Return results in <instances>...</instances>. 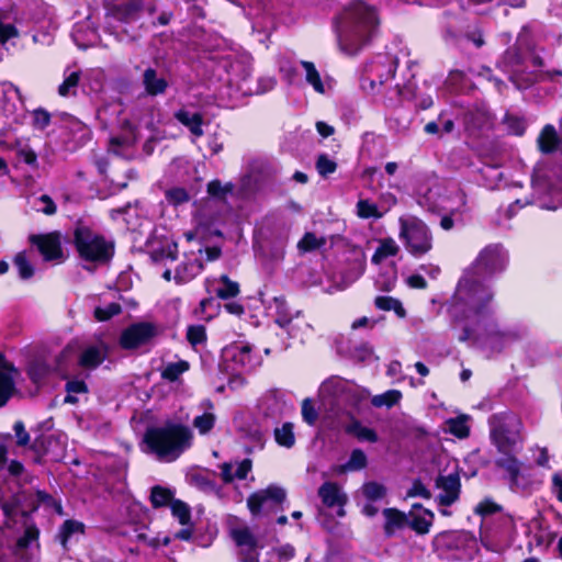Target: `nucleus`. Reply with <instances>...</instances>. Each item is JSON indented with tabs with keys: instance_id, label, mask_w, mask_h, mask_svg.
<instances>
[{
	"instance_id": "f257e3e1",
	"label": "nucleus",
	"mask_w": 562,
	"mask_h": 562,
	"mask_svg": "<svg viewBox=\"0 0 562 562\" xmlns=\"http://www.w3.org/2000/svg\"><path fill=\"white\" fill-rule=\"evenodd\" d=\"M508 258L498 244L484 247L472 263L473 277L464 276L447 303L450 326L459 329L460 342L481 340L479 329H486V321L493 316V291L479 279L492 278L506 269Z\"/></svg>"
},
{
	"instance_id": "f03ea898",
	"label": "nucleus",
	"mask_w": 562,
	"mask_h": 562,
	"mask_svg": "<svg viewBox=\"0 0 562 562\" xmlns=\"http://www.w3.org/2000/svg\"><path fill=\"white\" fill-rule=\"evenodd\" d=\"M331 24L339 49L355 56L370 43L380 21L373 5L352 0L333 18Z\"/></svg>"
},
{
	"instance_id": "7ed1b4c3",
	"label": "nucleus",
	"mask_w": 562,
	"mask_h": 562,
	"mask_svg": "<svg viewBox=\"0 0 562 562\" xmlns=\"http://www.w3.org/2000/svg\"><path fill=\"white\" fill-rule=\"evenodd\" d=\"M192 440L189 426L170 419L159 426H148L143 436L146 451L167 461L177 460L192 446Z\"/></svg>"
},
{
	"instance_id": "20e7f679",
	"label": "nucleus",
	"mask_w": 562,
	"mask_h": 562,
	"mask_svg": "<svg viewBox=\"0 0 562 562\" xmlns=\"http://www.w3.org/2000/svg\"><path fill=\"white\" fill-rule=\"evenodd\" d=\"M72 245L80 259L87 262L108 263L115 254V244L94 232L83 221L76 222Z\"/></svg>"
},
{
	"instance_id": "39448f33",
	"label": "nucleus",
	"mask_w": 562,
	"mask_h": 562,
	"mask_svg": "<svg viewBox=\"0 0 562 562\" xmlns=\"http://www.w3.org/2000/svg\"><path fill=\"white\" fill-rule=\"evenodd\" d=\"M492 443L503 457L495 460L498 469L508 474L509 488L516 491L519 486L522 462L515 456L517 451L518 435L514 434L505 424L493 427L490 431Z\"/></svg>"
},
{
	"instance_id": "423d86ee",
	"label": "nucleus",
	"mask_w": 562,
	"mask_h": 562,
	"mask_svg": "<svg viewBox=\"0 0 562 562\" xmlns=\"http://www.w3.org/2000/svg\"><path fill=\"white\" fill-rule=\"evenodd\" d=\"M400 225V238L413 257L420 258L432 249L431 231L422 220L406 221L401 218Z\"/></svg>"
},
{
	"instance_id": "0eeeda50",
	"label": "nucleus",
	"mask_w": 562,
	"mask_h": 562,
	"mask_svg": "<svg viewBox=\"0 0 562 562\" xmlns=\"http://www.w3.org/2000/svg\"><path fill=\"white\" fill-rule=\"evenodd\" d=\"M159 335V328L151 322H137L124 328L119 338V345L124 350H136L148 345Z\"/></svg>"
},
{
	"instance_id": "6e6552de",
	"label": "nucleus",
	"mask_w": 562,
	"mask_h": 562,
	"mask_svg": "<svg viewBox=\"0 0 562 562\" xmlns=\"http://www.w3.org/2000/svg\"><path fill=\"white\" fill-rule=\"evenodd\" d=\"M29 243L35 246L44 261H57L65 258L61 246V234L53 231L45 234H31Z\"/></svg>"
},
{
	"instance_id": "1a4fd4ad",
	"label": "nucleus",
	"mask_w": 562,
	"mask_h": 562,
	"mask_svg": "<svg viewBox=\"0 0 562 562\" xmlns=\"http://www.w3.org/2000/svg\"><path fill=\"white\" fill-rule=\"evenodd\" d=\"M464 131L469 136L479 137L493 125V115L484 105H473L462 114Z\"/></svg>"
},
{
	"instance_id": "9d476101",
	"label": "nucleus",
	"mask_w": 562,
	"mask_h": 562,
	"mask_svg": "<svg viewBox=\"0 0 562 562\" xmlns=\"http://www.w3.org/2000/svg\"><path fill=\"white\" fill-rule=\"evenodd\" d=\"M144 9V0H121L105 5L106 16L124 24H131L139 20Z\"/></svg>"
},
{
	"instance_id": "9b49d317",
	"label": "nucleus",
	"mask_w": 562,
	"mask_h": 562,
	"mask_svg": "<svg viewBox=\"0 0 562 562\" xmlns=\"http://www.w3.org/2000/svg\"><path fill=\"white\" fill-rule=\"evenodd\" d=\"M286 499V492L277 484H269L266 488L251 493L247 498V507L254 517L261 514L263 505L271 501L277 505H282Z\"/></svg>"
},
{
	"instance_id": "f8f14e48",
	"label": "nucleus",
	"mask_w": 562,
	"mask_h": 562,
	"mask_svg": "<svg viewBox=\"0 0 562 562\" xmlns=\"http://www.w3.org/2000/svg\"><path fill=\"white\" fill-rule=\"evenodd\" d=\"M231 536L235 544L241 548V562H260L258 540L248 527L235 528Z\"/></svg>"
},
{
	"instance_id": "ddd939ff",
	"label": "nucleus",
	"mask_w": 562,
	"mask_h": 562,
	"mask_svg": "<svg viewBox=\"0 0 562 562\" xmlns=\"http://www.w3.org/2000/svg\"><path fill=\"white\" fill-rule=\"evenodd\" d=\"M435 483L436 487L443 491L442 494L438 495V504L440 506L449 507L459 499L461 493V480L458 472L450 473L448 475L439 474Z\"/></svg>"
},
{
	"instance_id": "4468645a",
	"label": "nucleus",
	"mask_w": 562,
	"mask_h": 562,
	"mask_svg": "<svg viewBox=\"0 0 562 562\" xmlns=\"http://www.w3.org/2000/svg\"><path fill=\"white\" fill-rule=\"evenodd\" d=\"M322 503L327 508L344 507L348 503V496L336 482H324L317 491Z\"/></svg>"
},
{
	"instance_id": "2eb2a0df",
	"label": "nucleus",
	"mask_w": 562,
	"mask_h": 562,
	"mask_svg": "<svg viewBox=\"0 0 562 562\" xmlns=\"http://www.w3.org/2000/svg\"><path fill=\"white\" fill-rule=\"evenodd\" d=\"M142 83L146 94L149 97L165 94L169 87L167 78L158 74V70L153 67H148L144 70Z\"/></svg>"
},
{
	"instance_id": "dca6fc26",
	"label": "nucleus",
	"mask_w": 562,
	"mask_h": 562,
	"mask_svg": "<svg viewBox=\"0 0 562 562\" xmlns=\"http://www.w3.org/2000/svg\"><path fill=\"white\" fill-rule=\"evenodd\" d=\"M382 514L385 518L383 531L386 538L393 537L396 530L407 527L408 514L395 507L384 508Z\"/></svg>"
},
{
	"instance_id": "f3484780",
	"label": "nucleus",
	"mask_w": 562,
	"mask_h": 562,
	"mask_svg": "<svg viewBox=\"0 0 562 562\" xmlns=\"http://www.w3.org/2000/svg\"><path fill=\"white\" fill-rule=\"evenodd\" d=\"M561 143L562 138L552 124L544 125L537 137L538 149L543 155L555 153Z\"/></svg>"
},
{
	"instance_id": "a211bd4d",
	"label": "nucleus",
	"mask_w": 562,
	"mask_h": 562,
	"mask_svg": "<svg viewBox=\"0 0 562 562\" xmlns=\"http://www.w3.org/2000/svg\"><path fill=\"white\" fill-rule=\"evenodd\" d=\"M178 243L175 240L160 241L157 246H153L149 251V258L154 263L173 262L178 259Z\"/></svg>"
},
{
	"instance_id": "6ab92c4d",
	"label": "nucleus",
	"mask_w": 562,
	"mask_h": 562,
	"mask_svg": "<svg viewBox=\"0 0 562 562\" xmlns=\"http://www.w3.org/2000/svg\"><path fill=\"white\" fill-rule=\"evenodd\" d=\"M525 59L522 50L517 46L510 45L502 54L496 66L502 71L509 74L513 70L521 68L525 65Z\"/></svg>"
},
{
	"instance_id": "aec40b11",
	"label": "nucleus",
	"mask_w": 562,
	"mask_h": 562,
	"mask_svg": "<svg viewBox=\"0 0 562 562\" xmlns=\"http://www.w3.org/2000/svg\"><path fill=\"white\" fill-rule=\"evenodd\" d=\"M204 270V263L200 259L183 261L176 268L173 280L177 284H186L192 281Z\"/></svg>"
},
{
	"instance_id": "412c9836",
	"label": "nucleus",
	"mask_w": 562,
	"mask_h": 562,
	"mask_svg": "<svg viewBox=\"0 0 562 562\" xmlns=\"http://www.w3.org/2000/svg\"><path fill=\"white\" fill-rule=\"evenodd\" d=\"M25 372L30 381L40 389L50 375L52 368L46 361L34 359L26 364Z\"/></svg>"
},
{
	"instance_id": "4be33fe9",
	"label": "nucleus",
	"mask_w": 562,
	"mask_h": 562,
	"mask_svg": "<svg viewBox=\"0 0 562 562\" xmlns=\"http://www.w3.org/2000/svg\"><path fill=\"white\" fill-rule=\"evenodd\" d=\"M173 116L179 123L186 126L192 135L201 137L204 134L202 128L204 123L202 113H190L186 109H179L175 112Z\"/></svg>"
},
{
	"instance_id": "5701e85b",
	"label": "nucleus",
	"mask_w": 562,
	"mask_h": 562,
	"mask_svg": "<svg viewBox=\"0 0 562 562\" xmlns=\"http://www.w3.org/2000/svg\"><path fill=\"white\" fill-rule=\"evenodd\" d=\"M434 519L435 514L430 509H424L423 515L409 512L407 527L414 530L417 535L424 536L430 531Z\"/></svg>"
},
{
	"instance_id": "b1692460",
	"label": "nucleus",
	"mask_w": 562,
	"mask_h": 562,
	"mask_svg": "<svg viewBox=\"0 0 562 562\" xmlns=\"http://www.w3.org/2000/svg\"><path fill=\"white\" fill-rule=\"evenodd\" d=\"M105 358V351H101L97 346H89L80 353L78 366L83 369L94 370L103 363Z\"/></svg>"
},
{
	"instance_id": "393cba45",
	"label": "nucleus",
	"mask_w": 562,
	"mask_h": 562,
	"mask_svg": "<svg viewBox=\"0 0 562 562\" xmlns=\"http://www.w3.org/2000/svg\"><path fill=\"white\" fill-rule=\"evenodd\" d=\"M345 432L355 436L360 441H367L375 443L379 441V436L373 428L366 427L360 420L352 418V420L346 425Z\"/></svg>"
},
{
	"instance_id": "a878e982",
	"label": "nucleus",
	"mask_w": 562,
	"mask_h": 562,
	"mask_svg": "<svg viewBox=\"0 0 562 562\" xmlns=\"http://www.w3.org/2000/svg\"><path fill=\"white\" fill-rule=\"evenodd\" d=\"M231 360L240 368L251 363L252 347L250 344H234L226 349Z\"/></svg>"
},
{
	"instance_id": "bb28decb",
	"label": "nucleus",
	"mask_w": 562,
	"mask_h": 562,
	"mask_svg": "<svg viewBox=\"0 0 562 562\" xmlns=\"http://www.w3.org/2000/svg\"><path fill=\"white\" fill-rule=\"evenodd\" d=\"M508 80L518 89L527 90L539 82L538 71H526L521 68L508 74Z\"/></svg>"
},
{
	"instance_id": "cd10ccee",
	"label": "nucleus",
	"mask_w": 562,
	"mask_h": 562,
	"mask_svg": "<svg viewBox=\"0 0 562 562\" xmlns=\"http://www.w3.org/2000/svg\"><path fill=\"white\" fill-rule=\"evenodd\" d=\"M173 499L175 492L169 487L154 485L150 488L149 502L151 504V507L155 509L170 506Z\"/></svg>"
},
{
	"instance_id": "c85d7f7f",
	"label": "nucleus",
	"mask_w": 562,
	"mask_h": 562,
	"mask_svg": "<svg viewBox=\"0 0 562 562\" xmlns=\"http://www.w3.org/2000/svg\"><path fill=\"white\" fill-rule=\"evenodd\" d=\"M273 303L276 306V315L274 323L282 329H286L293 321V315L291 314L290 307L288 305L286 299L284 295H278L273 297Z\"/></svg>"
},
{
	"instance_id": "c756f323",
	"label": "nucleus",
	"mask_w": 562,
	"mask_h": 562,
	"mask_svg": "<svg viewBox=\"0 0 562 562\" xmlns=\"http://www.w3.org/2000/svg\"><path fill=\"white\" fill-rule=\"evenodd\" d=\"M65 391L67 395L64 398L65 404H71L76 405L78 404L79 400L75 394H88L89 393V386L85 382V380L81 379H69L67 380L65 384Z\"/></svg>"
},
{
	"instance_id": "7c9ffc66",
	"label": "nucleus",
	"mask_w": 562,
	"mask_h": 562,
	"mask_svg": "<svg viewBox=\"0 0 562 562\" xmlns=\"http://www.w3.org/2000/svg\"><path fill=\"white\" fill-rule=\"evenodd\" d=\"M374 305L380 311H393L400 318H404L406 316V310L402 302L393 296L379 295L374 299Z\"/></svg>"
},
{
	"instance_id": "2f4dec72",
	"label": "nucleus",
	"mask_w": 562,
	"mask_h": 562,
	"mask_svg": "<svg viewBox=\"0 0 562 562\" xmlns=\"http://www.w3.org/2000/svg\"><path fill=\"white\" fill-rule=\"evenodd\" d=\"M400 248L395 240L391 237H386L380 240L378 248L372 255V263L379 265L383 259L387 257L396 256Z\"/></svg>"
},
{
	"instance_id": "473e14b6",
	"label": "nucleus",
	"mask_w": 562,
	"mask_h": 562,
	"mask_svg": "<svg viewBox=\"0 0 562 562\" xmlns=\"http://www.w3.org/2000/svg\"><path fill=\"white\" fill-rule=\"evenodd\" d=\"M15 393L18 389L14 376L0 371V408L4 407Z\"/></svg>"
},
{
	"instance_id": "72a5a7b5",
	"label": "nucleus",
	"mask_w": 562,
	"mask_h": 562,
	"mask_svg": "<svg viewBox=\"0 0 562 562\" xmlns=\"http://www.w3.org/2000/svg\"><path fill=\"white\" fill-rule=\"evenodd\" d=\"M74 533H85V524L75 519H66L59 528L58 538L60 544L66 548Z\"/></svg>"
},
{
	"instance_id": "f704fd0d",
	"label": "nucleus",
	"mask_w": 562,
	"mask_h": 562,
	"mask_svg": "<svg viewBox=\"0 0 562 562\" xmlns=\"http://www.w3.org/2000/svg\"><path fill=\"white\" fill-rule=\"evenodd\" d=\"M294 426L290 422L282 424L280 428L274 429V440L280 447L292 448L295 445Z\"/></svg>"
},
{
	"instance_id": "c9c22d12",
	"label": "nucleus",
	"mask_w": 562,
	"mask_h": 562,
	"mask_svg": "<svg viewBox=\"0 0 562 562\" xmlns=\"http://www.w3.org/2000/svg\"><path fill=\"white\" fill-rule=\"evenodd\" d=\"M402 396H403V394L400 390L392 389V390H387L386 392H384L382 394L374 395L371 398V404L378 408L383 407V406L391 408L400 403V401L402 400Z\"/></svg>"
},
{
	"instance_id": "e433bc0d",
	"label": "nucleus",
	"mask_w": 562,
	"mask_h": 562,
	"mask_svg": "<svg viewBox=\"0 0 562 562\" xmlns=\"http://www.w3.org/2000/svg\"><path fill=\"white\" fill-rule=\"evenodd\" d=\"M53 441H55V437L53 435L44 434H41L33 440L30 445V449L36 454L34 460L36 463H42V459L48 453L49 446Z\"/></svg>"
},
{
	"instance_id": "4c0bfd02",
	"label": "nucleus",
	"mask_w": 562,
	"mask_h": 562,
	"mask_svg": "<svg viewBox=\"0 0 562 562\" xmlns=\"http://www.w3.org/2000/svg\"><path fill=\"white\" fill-rule=\"evenodd\" d=\"M189 369L190 364L187 360L169 362L161 371V378L169 382H176Z\"/></svg>"
},
{
	"instance_id": "58836bf2",
	"label": "nucleus",
	"mask_w": 562,
	"mask_h": 562,
	"mask_svg": "<svg viewBox=\"0 0 562 562\" xmlns=\"http://www.w3.org/2000/svg\"><path fill=\"white\" fill-rule=\"evenodd\" d=\"M220 282L223 284V286L216 290V296L218 299L229 300L236 297L239 294V284L236 281L231 280L227 274H222L220 277Z\"/></svg>"
},
{
	"instance_id": "ea45409f",
	"label": "nucleus",
	"mask_w": 562,
	"mask_h": 562,
	"mask_svg": "<svg viewBox=\"0 0 562 562\" xmlns=\"http://www.w3.org/2000/svg\"><path fill=\"white\" fill-rule=\"evenodd\" d=\"M13 263L18 269L19 277L22 280H29L34 277L35 268L27 259L25 251L18 252L13 258Z\"/></svg>"
},
{
	"instance_id": "a19ab883",
	"label": "nucleus",
	"mask_w": 562,
	"mask_h": 562,
	"mask_svg": "<svg viewBox=\"0 0 562 562\" xmlns=\"http://www.w3.org/2000/svg\"><path fill=\"white\" fill-rule=\"evenodd\" d=\"M449 432L459 439H465L470 436V427L468 425V416L461 415L450 418L448 422Z\"/></svg>"
},
{
	"instance_id": "79ce46f5",
	"label": "nucleus",
	"mask_w": 562,
	"mask_h": 562,
	"mask_svg": "<svg viewBox=\"0 0 562 562\" xmlns=\"http://www.w3.org/2000/svg\"><path fill=\"white\" fill-rule=\"evenodd\" d=\"M169 507L172 516L178 519L180 525H191V508L186 502L175 498Z\"/></svg>"
},
{
	"instance_id": "37998d69",
	"label": "nucleus",
	"mask_w": 562,
	"mask_h": 562,
	"mask_svg": "<svg viewBox=\"0 0 562 562\" xmlns=\"http://www.w3.org/2000/svg\"><path fill=\"white\" fill-rule=\"evenodd\" d=\"M23 499H26V492L20 491L2 503L1 509L7 519L15 517L18 509L23 505Z\"/></svg>"
},
{
	"instance_id": "c03bdc74",
	"label": "nucleus",
	"mask_w": 562,
	"mask_h": 562,
	"mask_svg": "<svg viewBox=\"0 0 562 562\" xmlns=\"http://www.w3.org/2000/svg\"><path fill=\"white\" fill-rule=\"evenodd\" d=\"M81 78V71H72L67 77H65L64 81L58 87V94L63 98H67L69 95H76V89L79 86Z\"/></svg>"
},
{
	"instance_id": "a18cd8bd",
	"label": "nucleus",
	"mask_w": 562,
	"mask_h": 562,
	"mask_svg": "<svg viewBox=\"0 0 562 562\" xmlns=\"http://www.w3.org/2000/svg\"><path fill=\"white\" fill-rule=\"evenodd\" d=\"M503 124L506 125L507 133L514 136H524L527 130L525 120L510 113L504 115Z\"/></svg>"
},
{
	"instance_id": "49530a36",
	"label": "nucleus",
	"mask_w": 562,
	"mask_h": 562,
	"mask_svg": "<svg viewBox=\"0 0 562 562\" xmlns=\"http://www.w3.org/2000/svg\"><path fill=\"white\" fill-rule=\"evenodd\" d=\"M465 538L467 533L463 532L442 531L437 535L436 540L442 542L448 550H458Z\"/></svg>"
},
{
	"instance_id": "de8ad7c7",
	"label": "nucleus",
	"mask_w": 562,
	"mask_h": 562,
	"mask_svg": "<svg viewBox=\"0 0 562 562\" xmlns=\"http://www.w3.org/2000/svg\"><path fill=\"white\" fill-rule=\"evenodd\" d=\"M234 186L228 182L226 184H222L220 179L211 180L206 186L207 194L217 200H224L228 193H232Z\"/></svg>"
},
{
	"instance_id": "09e8293b",
	"label": "nucleus",
	"mask_w": 562,
	"mask_h": 562,
	"mask_svg": "<svg viewBox=\"0 0 562 562\" xmlns=\"http://www.w3.org/2000/svg\"><path fill=\"white\" fill-rule=\"evenodd\" d=\"M302 66L306 71V81L314 88L316 92H324V85L318 70L312 61H302Z\"/></svg>"
},
{
	"instance_id": "8fccbe9b",
	"label": "nucleus",
	"mask_w": 562,
	"mask_h": 562,
	"mask_svg": "<svg viewBox=\"0 0 562 562\" xmlns=\"http://www.w3.org/2000/svg\"><path fill=\"white\" fill-rule=\"evenodd\" d=\"M186 338L192 347L206 342L207 335L205 326L200 324L188 326Z\"/></svg>"
},
{
	"instance_id": "3c124183",
	"label": "nucleus",
	"mask_w": 562,
	"mask_h": 562,
	"mask_svg": "<svg viewBox=\"0 0 562 562\" xmlns=\"http://www.w3.org/2000/svg\"><path fill=\"white\" fill-rule=\"evenodd\" d=\"M165 198L170 205L179 206L190 200V194L182 187H173L165 191Z\"/></svg>"
},
{
	"instance_id": "603ef678",
	"label": "nucleus",
	"mask_w": 562,
	"mask_h": 562,
	"mask_svg": "<svg viewBox=\"0 0 562 562\" xmlns=\"http://www.w3.org/2000/svg\"><path fill=\"white\" fill-rule=\"evenodd\" d=\"M513 45L517 46L521 50H526V52H529V53L533 52V49H535V41H533V37H532L531 30H530L529 25H524L520 29V31H519V33L517 35V38H516V41H515V43Z\"/></svg>"
},
{
	"instance_id": "864d4df0",
	"label": "nucleus",
	"mask_w": 562,
	"mask_h": 562,
	"mask_svg": "<svg viewBox=\"0 0 562 562\" xmlns=\"http://www.w3.org/2000/svg\"><path fill=\"white\" fill-rule=\"evenodd\" d=\"M362 493L368 501L375 502L386 495V488L381 483L370 481L363 484Z\"/></svg>"
},
{
	"instance_id": "5fc2aeb1",
	"label": "nucleus",
	"mask_w": 562,
	"mask_h": 562,
	"mask_svg": "<svg viewBox=\"0 0 562 562\" xmlns=\"http://www.w3.org/2000/svg\"><path fill=\"white\" fill-rule=\"evenodd\" d=\"M122 313L120 303L111 302L105 307L98 306L94 308L93 316L99 322H106L112 317Z\"/></svg>"
},
{
	"instance_id": "6e6d98bb",
	"label": "nucleus",
	"mask_w": 562,
	"mask_h": 562,
	"mask_svg": "<svg viewBox=\"0 0 562 562\" xmlns=\"http://www.w3.org/2000/svg\"><path fill=\"white\" fill-rule=\"evenodd\" d=\"M215 422V415L205 412L202 415L195 416L192 424L199 430L200 435H206L214 428Z\"/></svg>"
},
{
	"instance_id": "4d7b16f0",
	"label": "nucleus",
	"mask_w": 562,
	"mask_h": 562,
	"mask_svg": "<svg viewBox=\"0 0 562 562\" xmlns=\"http://www.w3.org/2000/svg\"><path fill=\"white\" fill-rule=\"evenodd\" d=\"M40 537V529L35 524L27 525L23 535L16 540V548L25 550L30 547L33 541H36Z\"/></svg>"
},
{
	"instance_id": "13d9d810",
	"label": "nucleus",
	"mask_w": 562,
	"mask_h": 562,
	"mask_svg": "<svg viewBox=\"0 0 562 562\" xmlns=\"http://www.w3.org/2000/svg\"><path fill=\"white\" fill-rule=\"evenodd\" d=\"M324 239H318L314 233L306 232L297 243V248L303 252H310L324 245Z\"/></svg>"
},
{
	"instance_id": "bf43d9fd",
	"label": "nucleus",
	"mask_w": 562,
	"mask_h": 562,
	"mask_svg": "<svg viewBox=\"0 0 562 562\" xmlns=\"http://www.w3.org/2000/svg\"><path fill=\"white\" fill-rule=\"evenodd\" d=\"M357 215L360 218H379L382 214L379 212L376 204L369 200H359L357 203Z\"/></svg>"
},
{
	"instance_id": "052dcab7",
	"label": "nucleus",
	"mask_w": 562,
	"mask_h": 562,
	"mask_svg": "<svg viewBox=\"0 0 562 562\" xmlns=\"http://www.w3.org/2000/svg\"><path fill=\"white\" fill-rule=\"evenodd\" d=\"M316 170L322 177H328L337 170V162L331 160L326 154L318 155L316 159Z\"/></svg>"
},
{
	"instance_id": "680f3d73",
	"label": "nucleus",
	"mask_w": 562,
	"mask_h": 562,
	"mask_svg": "<svg viewBox=\"0 0 562 562\" xmlns=\"http://www.w3.org/2000/svg\"><path fill=\"white\" fill-rule=\"evenodd\" d=\"M502 510L503 507L491 498H484L474 508V513L481 517H487Z\"/></svg>"
},
{
	"instance_id": "e2e57ef3",
	"label": "nucleus",
	"mask_w": 562,
	"mask_h": 562,
	"mask_svg": "<svg viewBox=\"0 0 562 562\" xmlns=\"http://www.w3.org/2000/svg\"><path fill=\"white\" fill-rule=\"evenodd\" d=\"M32 117H33L32 125L35 130H38V131H44L50 124V121H52L50 113L43 108L35 109L32 112Z\"/></svg>"
},
{
	"instance_id": "0e129e2a",
	"label": "nucleus",
	"mask_w": 562,
	"mask_h": 562,
	"mask_svg": "<svg viewBox=\"0 0 562 562\" xmlns=\"http://www.w3.org/2000/svg\"><path fill=\"white\" fill-rule=\"evenodd\" d=\"M301 413L303 420L310 426H314L318 419V413L314 406V403L308 397L303 400Z\"/></svg>"
},
{
	"instance_id": "69168bd1",
	"label": "nucleus",
	"mask_w": 562,
	"mask_h": 562,
	"mask_svg": "<svg viewBox=\"0 0 562 562\" xmlns=\"http://www.w3.org/2000/svg\"><path fill=\"white\" fill-rule=\"evenodd\" d=\"M348 462L351 471H360L368 465V458L363 450L356 448L351 451Z\"/></svg>"
},
{
	"instance_id": "338daca9",
	"label": "nucleus",
	"mask_w": 562,
	"mask_h": 562,
	"mask_svg": "<svg viewBox=\"0 0 562 562\" xmlns=\"http://www.w3.org/2000/svg\"><path fill=\"white\" fill-rule=\"evenodd\" d=\"M431 492L425 486L420 479H415L411 488L406 493V497L431 498Z\"/></svg>"
},
{
	"instance_id": "774afa93",
	"label": "nucleus",
	"mask_w": 562,
	"mask_h": 562,
	"mask_svg": "<svg viewBox=\"0 0 562 562\" xmlns=\"http://www.w3.org/2000/svg\"><path fill=\"white\" fill-rule=\"evenodd\" d=\"M16 158L20 161H23L24 164H26L27 166H31L33 168H37L38 167L37 154L31 147L26 146V147L20 148L16 151Z\"/></svg>"
}]
</instances>
